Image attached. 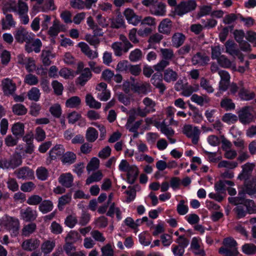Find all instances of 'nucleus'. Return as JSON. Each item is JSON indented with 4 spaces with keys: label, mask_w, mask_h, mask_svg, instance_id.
<instances>
[{
    "label": "nucleus",
    "mask_w": 256,
    "mask_h": 256,
    "mask_svg": "<svg viewBox=\"0 0 256 256\" xmlns=\"http://www.w3.org/2000/svg\"><path fill=\"white\" fill-rule=\"evenodd\" d=\"M244 84V82L242 81H239L238 84L234 82H231L228 86V94L236 96Z\"/></svg>",
    "instance_id": "4c0bfd02"
},
{
    "label": "nucleus",
    "mask_w": 256,
    "mask_h": 256,
    "mask_svg": "<svg viewBox=\"0 0 256 256\" xmlns=\"http://www.w3.org/2000/svg\"><path fill=\"white\" fill-rule=\"evenodd\" d=\"M36 187V184L32 182H27L22 184L20 190L24 192H30Z\"/></svg>",
    "instance_id": "774afa93"
},
{
    "label": "nucleus",
    "mask_w": 256,
    "mask_h": 256,
    "mask_svg": "<svg viewBox=\"0 0 256 256\" xmlns=\"http://www.w3.org/2000/svg\"><path fill=\"white\" fill-rule=\"evenodd\" d=\"M196 7V3L194 0L181 2L175 8L176 14L179 16L194 10Z\"/></svg>",
    "instance_id": "f03ea898"
},
{
    "label": "nucleus",
    "mask_w": 256,
    "mask_h": 256,
    "mask_svg": "<svg viewBox=\"0 0 256 256\" xmlns=\"http://www.w3.org/2000/svg\"><path fill=\"white\" fill-rule=\"evenodd\" d=\"M124 14L128 22L134 26L138 25L142 20V16L136 14L132 9L126 8Z\"/></svg>",
    "instance_id": "9b49d317"
},
{
    "label": "nucleus",
    "mask_w": 256,
    "mask_h": 256,
    "mask_svg": "<svg viewBox=\"0 0 256 256\" xmlns=\"http://www.w3.org/2000/svg\"><path fill=\"white\" fill-rule=\"evenodd\" d=\"M112 48L114 50V54L116 56H122V52H124L122 44L120 42H114L112 45Z\"/></svg>",
    "instance_id": "338daca9"
},
{
    "label": "nucleus",
    "mask_w": 256,
    "mask_h": 256,
    "mask_svg": "<svg viewBox=\"0 0 256 256\" xmlns=\"http://www.w3.org/2000/svg\"><path fill=\"white\" fill-rule=\"evenodd\" d=\"M76 159V154L72 152H67L64 153L61 157V162L64 164H71L75 162Z\"/></svg>",
    "instance_id": "c756f323"
},
{
    "label": "nucleus",
    "mask_w": 256,
    "mask_h": 256,
    "mask_svg": "<svg viewBox=\"0 0 256 256\" xmlns=\"http://www.w3.org/2000/svg\"><path fill=\"white\" fill-rule=\"evenodd\" d=\"M36 175L38 180H46L48 178L49 173L46 168L40 166L37 168L36 170Z\"/></svg>",
    "instance_id": "3c124183"
},
{
    "label": "nucleus",
    "mask_w": 256,
    "mask_h": 256,
    "mask_svg": "<svg viewBox=\"0 0 256 256\" xmlns=\"http://www.w3.org/2000/svg\"><path fill=\"white\" fill-rule=\"evenodd\" d=\"M14 38L20 43H23L24 42L29 43L32 40L29 32L22 27H20L16 31Z\"/></svg>",
    "instance_id": "423d86ee"
},
{
    "label": "nucleus",
    "mask_w": 256,
    "mask_h": 256,
    "mask_svg": "<svg viewBox=\"0 0 256 256\" xmlns=\"http://www.w3.org/2000/svg\"><path fill=\"white\" fill-rule=\"evenodd\" d=\"M40 245V241L37 239L30 238L24 240L22 244V248L27 251H32L37 248Z\"/></svg>",
    "instance_id": "4be33fe9"
},
{
    "label": "nucleus",
    "mask_w": 256,
    "mask_h": 256,
    "mask_svg": "<svg viewBox=\"0 0 256 256\" xmlns=\"http://www.w3.org/2000/svg\"><path fill=\"white\" fill-rule=\"evenodd\" d=\"M2 86L4 94L12 95L16 90V85L12 80L6 78L2 81Z\"/></svg>",
    "instance_id": "9d476101"
},
{
    "label": "nucleus",
    "mask_w": 256,
    "mask_h": 256,
    "mask_svg": "<svg viewBox=\"0 0 256 256\" xmlns=\"http://www.w3.org/2000/svg\"><path fill=\"white\" fill-rule=\"evenodd\" d=\"M220 106L226 110H230L234 109L235 104L229 98H224L220 102Z\"/></svg>",
    "instance_id": "5fc2aeb1"
},
{
    "label": "nucleus",
    "mask_w": 256,
    "mask_h": 256,
    "mask_svg": "<svg viewBox=\"0 0 256 256\" xmlns=\"http://www.w3.org/2000/svg\"><path fill=\"white\" fill-rule=\"evenodd\" d=\"M98 137V132L94 128L90 127L86 132V138L88 142H94Z\"/></svg>",
    "instance_id": "a19ab883"
},
{
    "label": "nucleus",
    "mask_w": 256,
    "mask_h": 256,
    "mask_svg": "<svg viewBox=\"0 0 256 256\" xmlns=\"http://www.w3.org/2000/svg\"><path fill=\"white\" fill-rule=\"evenodd\" d=\"M22 163V156L20 154H14L8 160L4 162V166L7 168H14Z\"/></svg>",
    "instance_id": "ddd939ff"
},
{
    "label": "nucleus",
    "mask_w": 256,
    "mask_h": 256,
    "mask_svg": "<svg viewBox=\"0 0 256 256\" xmlns=\"http://www.w3.org/2000/svg\"><path fill=\"white\" fill-rule=\"evenodd\" d=\"M254 167L255 164L254 163L247 162L244 164L242 166V172L238 176V178L245 180L249 179Z\"/></svg>",
    "instance_id": "4468645a"
},
{
    "label": "nucleus",
    "mask_w": 256,
    "mask_h": 256,
    "mask_svg": "<svg viewBox=\"0 0 256 256\" xmlns=\"http://www.w3.org/2000/svg\"><path fill=\"white\" fill-rule=\"evenodd\" d=\"M58 180L62 186L69 188L72 186L74 178L70 173L68 172L60 174Z\"/></svg>",
    "instance_id": "aec40b11"
},
{
    "label": "nucleus",
    "mask_w": 256,
    "mask_h": 256,
    "mask_svg": "<svg viewBox=\"0 0 256 256\" xmlns=\"http://www.w3.org/2000/svg\"><path fill=\"white\" fill-rule=\"evenodd\" d=\"M150 82L156 88L159 90L161 94H163L166 89L165 84L162 82V74L156 72L152 75Z\"/></svg>",
    "instance_id": "f8f14e48"
},
{
    "label": "nucleus",
    "mask_w": 256,
    "mask_h": 256,
    "mask_svg": "<svg viewBox=\"0 0 256 256\" xmlns=\"http://www.w3.org/2000/svg\"><path fill=\"white\" fill-rule=\"evenodd\" d=\"M12 111L16 115H24L27 112V109L26 107L20 104H16L12 106Z\"/></svg>",
    "instance_id": "0e129e2a"
},
{
    "label": "nucleus",
    "mask_w": 256,
    "mask_h": 256,
    "mask_svg": "<svg viewBox=\"0 0 256 256\" xmlns=\"http://www.w3.org/2000/svg\"><path fill=\"white\" fill-rule=\"evenodd\" d=\"M92 76V74L90 69L88 68H85L82 71L80 76L76 79V83L81 86H84Z\"/></svg>",
    "instance_id": "412c9836"
},
{
    "label": "nucleus",
    "mask_w": 256,
    "mask_h": 256,
    "mask_svg": "<svg viewBox=\"0 0 256 256\" xmlns=\"http://www.w3.org/2000/svg\"><path fill=\"white\" fill-rule=\"evenodd\" d=\"M103 178V174L102 172L98 170L92 174L88 177L86 181V184L87 185H89L94 182H97L100 181Z\"/></svg>",
    "instance_id": "c03bdc74"
},
{
    "label": "nucleus",
    "mask_w": 256,
    "mask_h": 256,
    "mask_svg": "<svg viewBox=\"0 0 256 256\" xmlns=\"http://www.w3.org/2000/svg\"><path fill=\"white\" fill-rule=\"evenodd\" d=\"M156 126L160 128L162 132L166 135L167 137L172 136L174 134V132L172 128L170 127H168L166 124L164 120L160 124L157 122Z\"/></svg>",
    "instance_id": "c9c22d12"
},
{
    "label": "nucleus",
    "mask_w": 256,
    "mask_h": 256,
    "mask_svg": "<svg viewBox=\"0 0 256 256\" xmlns=\"http://www.w3.org/2000/svg\"><path fill=\"white\" fill-rule=\"evenodd\" d=\"M12 130L16 136H22L24 134V125L20 122L16 123L13 125Z\"/></svg>",
    "instance_id": "8fccbe9b"
},
{
    "label": "nucleus",
    "mask_w": 256,
    "mask_h": 256,
    "mask_svg": "<svg viewBox=\"0 0 256 256\" xmlns=\"http://www.w3.org/2000/svg\"><path fill=\"white\" fill-rule=\"evenodd\" d=\"M120 40L122 44V46L124 50V53H126L130 48L133 47L132 44L124 34L120 35Z\"/></svg>",
    "instance_id": "864d4df0"
},
{
    "label": "nucleus",
    "mask_w": 256,
    "mask_h": 256,
    "mask_svg": "<svg viewBox=\"0 0 256 256\" xmlns=\"http://www.w3.org/2000/svg\"><path fill=\"white\" fill-rule=\"evenodd\" d=\"M178 72L172 68H168L164 70L163 78L166 82L168 83L174 82L178 80Z\"/></svg>",
    "instance_id": "f3484780"
},
{
    "label": "nucleus",
    "mask_w": 256,
    "mask_h": 256,
    "mask_svg": "<svg viewBox=\"0 0 256 256\" xmlns=\"http://www.w3.org/2000/svg\"><path fill=\"white\" fill-rule=\"evenodd\" d=\"M150 13L158 16H163L166 14V5L162 2H158L154 5L150 9Z\"/></svg>",
    "instance_id": "393cba45"
},
{
    "label": "nucleus",
    "mask_w": 256,
    "mask_h": 256,
    "mask_svg": "<svg viewBox=\"0 0 256 256\" xmlns=\"http://www.w3.org/2000/svg\"><path fill=\"white\" fill-rule=\"evenodd\" d=\"M198 88L199 87L198 85H196L195 87H194L192 86L188 85V84L186 83V84L182 90V94L184 96H189L192 94V92L198 90Z\"/></svg>",
    "instance_id": "680f3d73"
},
{
    "label": "nucleus",
    "mask_w": 256,
    "mask_h": 256,
    "mask_svg": "<svg viewBox=\"0 0 256 256\" xmlns=\"http://www.w3.org/2000/svg\"><path fill=\"white\" fill-rule=\"evenodd\" d=\"M7 4L12 11L17 12L18 14H22L28 11L27 4L22 0H18V3L15 1H10Z\"/></svg>",
    "instance_id": "6e6552de"
},
{
    "label": "nucleus",
    "mask_w": 256,
    "mask_h": 256,
    "mask_svg": "<svg viewBox=\"0 0 256 256\" xmlns=\"http://www.w3.org/2000/svg\"><path fill=\"white\" fill-rule=\"evenodd\" d=\"M145 106L144 108L146 109L149 112H153L156 111L155 106H156V102L151 98L148 97L144 98L142 100Z\"/></svg>",
    "instance_id": "de8ad7c7"
},
{
    "label": "nucleus",
    "mask_w": 256,
    "mask_h": 256,
    "mask_svg": "<svg viewBox=\"0 0 256 256\" xmlns=\"http://www.w3.org/2000/svg\"><path fill=\"white\" fill-rule=\"evenodd\" d=\"M238 96L243 100H249L254 98L255 94L246 89L244 84L240 90L239 91Z\"/></svg>",
    "instance_id": "473e14b6"
},
{
    "label": "nucleus",
    "mask_w": 256,
    "mask_h": 256,
    "mask_svg": "<svg viewBox=\"0 0 256 256\" xmlns=\"http://www.w3.org/2000/svg\"><path fill=\"white\" fill-rule=\"evenodd\" d=\"M163 36L160 32H156L152 34L148 42L150 44H158L163 39Z\"/></svg>",
    "instance_id": "69168bd1"
},
{
    "label": "nucleus",
    "mask_w": 256,
    "mask_h": 256,
    "mask_svg": "<svg viewBox=\"0 0 256 256\" xmlns=\"http://www.w3.org/2000/svg\"><path fill=\"white\" fill-rule=\"evenodd\" d=\"M234 185V183L230 180H219L214 186L216 190L218 192H222L226 188V186H232Z\"/></svg>",
    "instance_id": "72a5a7b5"
},
{
    "label": "nucleus",
    "mask_w": 256,
    "mask_h": 256,
    "mask_svg": "<svg viewBox=\"0 0 256 256\" xmlns=\"http://www.w3.org/2000/svg\"><path fill=\"white\" fill-rule=\"evenodd\" d=\"M30 223L24 226L22 229V234L24 236H28L32 234L36 228V225L35 223L30 222Z\"/></svg>",
    "instance_id": "49530a36"
},
{
    "label": "nucleus",
    "mask_w": 256,
    "mask_h": 256,
    "mask_svg": "<svg viewBox=\"0 0 256 256\" xmlns=\"http://www.w3.org/2000/svg\"><path fill=\"white\" fill-rule=\"evenodd\" d=\"M55 246V242L54 241L46 240L41 246L42 251L44 254L50 253Z\"/></svg>",
    "instance_id": "4d7b16f0"
},
{
    "label": "nucleus",
    "mask_w": 256,
    "mask_h": 256,
    "mask_svg": "<svg viewBox=\"0 0 256 256\" xmlns=\"http://www.w3.org/2000/svg\"><path fill=\"white\" fill-rule=\"evenodd\" d=\"M226 52L228 54L234 56L238 54V49H236V44L232 40H228L225 44Z\"/></svg>",
    "instance_id": "ea45409f"
},
{
    "label": "nucleus",
    "mask_w": 256,
    "mask_h": 256,
    "mask_svg": "<svg viewBox=\"0 0 256 256\" xmlns=\"http://www.w3.org/2000/svg\"><path fill=\"white\" fill-rule=\"evenodd\" d=\"M65 152L64 147L62 144H56L49 152L52 160L60 158L63 156Z\"/></svg>",
    "instance_id": "5701e85b"
},
{
    "label": "nucleus",
    "mask_w": 256,
    "mask_h": 256,
    "mask_svg": "<svg viewBox=\"0 0 256 256\" xmlns=\"http://www.w3.org/2000/svg\"><path fill=\"white\" fill-rule=\"evenodd\" d=\"M242 252L248 255H252L256 254V246L254 244H245L242 246Z\"/></svg>",
    "instance_id": "09e8293b"
},
{
    "label": "nucleus",
    "mask_w": 256,
    "mask_h": 256,
    "mask_svg": "<svg viewBox=\"0 0 256 256\" xmlns=\"http://www.w3.org/2000/svg\"><path fill=\"white\" fill-rule=\"evenodd\" d=\"M20 219L24 222H33L38 218L37 211L30 206L21 208L20 211Z\"/></svg>",
    "instance_id": "20e7f679"
},
{
    "label": "nucleus",
    "mask_w": 256,
    "mask_h": 256,
    "mask_svg": "<svg viewBox=\"0 0 256 256\" xmlns=\"http://www.w3.org/2000/svg\"><path fill=\"white\" fill-rule=\"evenodd\" d=\"M186 36L181 32H176L172 37V46L176 48L181 46L184 42Z\"/></svg>",
    "instance_id": "b1692460"
},
{
    "label": "nucleus",
    "mask_w": 256,
    "mask_h": 256,
    "mask_svg": "<svg viewBox=\"0 0 256 256\" xmlns=\"http://www.w3.org/2000/svg\"><path fill=\"white\" fill-rule=\"evenodd\" d=\"M64 26L60 24L58 20H55L53 22V24L48 30V34L52 37L55 38L60 31L64 30Z\"/></svg>",
    "instance_id": "6ab92c4d"
},
{
    "label": "nucleus",
    "mask_w": 256,
    "mask_h": 256,
    "mask_svg": "<svg viewBox=\"0 0 256 256\" xmlns=\"http://www.w3.org/2000/svg\"><path fill=\"white\" fill-rule=\"evenodd\" d=\"M78 46L80 48L82 52L89 58L94 59L98 58V52L96 51H92L86 43L80 42L78 43Z\"/></svg>",
    "instance_id": "a211bd4d"
},
{
    "label": "nucleus",
    "mask_w": 256,
    "mask_h": 256,
    "mask_svg": "<svg viewBox=\"0 0 256 256\" xmlns=\"http://www.w3.org/2000/svg\"><path fill=\"white\" fill-rule=\"evenodd\" d=\"M237 246V242L232 237L224 238L218 252L224 256H238L239 252Z\"/></svg>",
    "instance_id": "f257e3e1"
},
{
    "label": "nucleus",
    "mask_w": 256,
    "mask_h": 256,
    "mask_svg": "<svg viewBox=\"0 0 256 256\" xmlns=\"http://www.w3.org/2000/svg\"><path fill=\"white\" fill-rule=\"evenodd\" d=\"M6 226L14 236H16L20 228V221L17 218L10 216L7 218Z\"/></svg>",
    "instance_id": "1a4fd4ad"
},
{
    "label": "nucleus",
    "mask_w": 256,
    "mask_h": 256,
    "mask_svg": "<svg viewBox=\"0 0 256 256\" xmlns=\"http://www.w3.org/2000/svg\"><path fill=\"white\" fill-rule=\"evenodd\" d=\"M127 181L130 184H133L136 180L138 174V168L134 166H131L129 170L126 172Z\"/></svg>",
    "instance_id": "a878e982"
},
{
    "label": "nucleus",
    "mask_w": 256,
    "mask_h": 256,
    "mask_svg": "<svg viewBox=\"0 0 256 256\" xmlns=\"http://www.w3.org/2000/svg\"><path fill=\"white\" fill-rule=\"evenodd\" d=\"M24 82L30 86L36 85L38 82V80L36 76L30 74L25 76Z\"/></svg>",
    "instance_id": "e2e57ef3"
},
{
    "label": "nucleus",
    "mask_w": 256,
    "mask_h": 256,
    "mask_svg": "<svg viewBox=\"0 0 256 256\" xmlns=\"http://www.w3.org/2000/svg\"><path fill=\"white\" fill-rule=\"evenodd\" d=\"M182 131L188 138L192 139L193 144H198L200 134V131L198 127L191 124H185Z\"/></svg>",
    "instance_id": "7ed1b4c3"
},
{
    "label": "nucleus",
    "mask_w": 256,
    "mask_h": 256,
    "mask_svg": "<svg viewBox=\"0 0 256 256\" xmlns=\"http://www.w3.org/2000/svg\"><path fill=\"white\" fill-rule=\"evenodd\" d=\"M134 90L138 94H146L151 91V86L149 83L144 82L140 84L136 85Z\"/></svg>",
    "instance_id": "7c9ffc66"
},
{
    "label": "nucleus",
    "mask_w": 256,
    "mask_h": 256,
    "mask_svg": "<svg viewBox=\"0 0 256 256\" xmlns=\"http://www.w3.org/2000/svg\"><path fill=\"white\" fill-rule=\"evenodd\" d=\"M72 200V194L70 193L67 194L58 198V208L60 211L64 210V206L68 204Z\"/></svg>",
    "instance_id": "f704fd0d"
},
{
    "label": "nucleus",
    "mask_w": 256,
    "mask_h": 256,
    "mask_svg": "<svg viewBox=\"0 0 256 256\" xmlns=\"http://www.w3.org/2000/svg\"><path fill=\"white\" fill-rule=\"evenodd\" d=\"M209 60L208 56L206 54L200 52L194 54L192 58V64L194 66H204L206 64Z\"/></svg>",
    "instance_id": "2eb2a0df"
},
{
    "label": "nucleus",
    "mask_w": 256,
    "mask_h": 256,
    "mask_svg": "<svg viewBox=\"0 0 256 256\" xmlns=\"http://www.w3.org/2000/svg\"><path fill=\"white\" fill-rule=\"evenodd\" d=\"M80 103V98L78 96H74L66 100V106L67 108H75L78 107Z\"/></svg>",
    "instance_id": "a18cd8bd"
},
{
    "label": "nucleus",
    "mask_w": 256,
    "mask_h": 256,
    "mask_svg": "<svg viewBox=\"0 0 256 256\" xmlns=\"http://www.w3.org/2000/svg\"><path fill=\"white\" fill-rule=\"evenodd\" d=\"M200 86L208 93L210 94L214 92V88L210 84V81L204 77H202L200 78Z\"/></svg>",
    "instance_id": "603ef678"
},
{
    "label": "nucleus",
    "mask_w": 256,
    "mask_h": 256,
    "mask_svg": "<svg viewBox=\"0 0 256 256\" xmlns=\"http://www.w3.org/2000/svg\"><path fill=\"white\" fill-rule=\"evenodd\" d=\"M14 174L18 179L32 180L34 178V171L26 166L17 169L14 171Z\"/></svg>",
    "instance_id": "0eeeda50"
},
{
    "label": "nucleus",
    "mask_w": 256,
    "mask_h": 256,
    "mask_svg": "<svg viewBox=\"0 0 256 256\" xmlns=\"http://www.w3.org/2000/svg\"><path fill=\"white\" fill-rule=\"evenodd\" d=\"M54 57L52 52L48 50H44L42 52L41 60L43 64L45 66H48L51 64L50 58Z\"/></svg>",
    "instance_id": "2f4dec72"
},
{
    "label": "nucleus",
    "mask_w": 256,
    "mask_h": 256,
    "mask_svg": "<svg viewBox=\"0 0 256 256\" xmlns=\"http://www.w3.org/2000/svg\"><path fill=\"white\" fill-rule=\"evenodd\" d=\"M217 61L218 64L223 68H230L232 66V62L224 55L220 56Z\"/></svg>",
    "instance_id": "6e6d98bb"
},
{
    "label": "nucleus",
    "mask_w": 256,
    "mask_h": 256,
    "mask_svg": "<svg viewBox=\"0 0 256 256\" xmlns=\"http://www.w3.org/2000/svg\"><path fill=\"white\" fill-rule=\"evenodd\" d=\"M172 28V22L169 18L162 20L158 26V31L160 33L166 35L170 34Z\"/></svg>",
    "instance_id": "dca6fc26"
},
{
    "label": "nucleus",
    "mask_w": 256,
    "mask_h": 256,
    "mask_svg": "<svg viewBox=\"0 0 256 256\" xmlns=\"http://www.w3.org/2000/svg\"><path fill=\"white\" fill-rule=\"evenodd\" d=\"M142 58V52L139 48H136L132 50L128 56L130 60L132 62H137L140 60Z\"/></svg>",
    "instance_id": "79ce46f5"
},
{
    "label": "nucleus",
    "mask_w": 256,
    "mask_h": 256,
    "mask_svg": "<svg viewBox=\"0 0 256 256\" xmlns=\"http://www.w3.org/2000/svg\"><path fill=\"white\" fill-rule=\"evenodd\" d=\"M160 51V56L161 58L170 62L174 58V50L170 48H161Z\"/></svg>",
    "instance_id": "cd10ccee"
},
{
    "label": "nucleus",
    "mask_w": 256,
    "mask_h": 256,
    "mask_svg": "<svg viewBox=\"0 0 256 256\" xmlns=\"http://www.w3.org/2000/svg\"><path fill=\"white\" fill-rule=\"evenodd\" d=\"M252 108L250 106H244L238 112V116L240 121L243 124H248L254 119Z\"/></svg>",
    "instance_id": "39448f33"
},
{
    "label": "nucleus",
    "mask_w": 256,
    "mask_h": 256,
    "mask_svg": "<svg viewBox=\"0 0 256 256\" xmlns=\"http://www.w3.org/2000/svg\"><path fill=\"white\" fill-rule=\"evenodd\" d=\"M170 62L168 61L162 60L156 64L154 65L153 68L155 71L157 72H164L166 68L170 65Z\"/></svg>",
    "instance_id": "052dcab7"
},
{
    "label": "nucleus",
    "mask_w": 256,
    "mask_h": 256,
    "mask_svg": "<svg viewBox=\"0 0 256 256\" xmlns=\"http://www.w3.org/2000/svg\"><path fill=\"white\" fill-rule=\"evenodd\" d=\"M239 196L236 197V200H235L234 205L239 204H244L246 206H253L254 202L252 200H245L243 196L244 195V193L238 194Z\"/></svg>",
    "instance_id": "37998d69"
},
{
    "label": "nucleus",
    "mask_w": 256,
    "mask_h": 256,
    "mask_svg": "<svg viewBox=\"0 0 256 256\" xmlns=\"http://www.w3.org/2000/svg\"><path fill=\"white\" fill-rule=\"evenodd\" d=\"M191 100L198 104L203 106L206 104H208L210 101V98L206 94L198 96L197 94H194L190 98Z\"/></svg>",
    "instance_id": "c85d7f7f"
},
{
    "label": "nucleus",
    "mask_w": 256,
    "mask_h": 256,
    "mask_svg": "<svg viewBox=\"0 0 256 256\" xmlns=\"http://www.w3.org/2000/svg\"><path fill=\"white\" fill-rule=\"evenodd\" d=\"M110 27L113 28H119L124 25V20L121 14L117 15L116 18H110Z\"/></svg>",
    "instance_id": "e433bc0d"
},
{
    "label": "nucleus",
    "mask_w": 256,
    "mask_h": 256,
    "mask_svg": "<svg viewBox=\"0 0 256 256\" xmlns=\"http://www.w3.org/2000/svg\"><path fill=\"white\" fill-rule=\"evenodd\" d=\"M42 198L40 196L33 194L28 198L26 203L30 206H39L42 202Z\"/></svg>",
    "instance_id": "13d9d810"
},
{
    "label": "nucleus",
    "mask_w": 256,
    "mask_h": 256,
    "mask_svg": "<svg viewBox=\"0 0 256 256\" xmlns=\"http://www.w3.org/2000/svg\"><path fill=\"white\" fill-rule=\"evenodd\" d=\"M40 93L39 90L35 87H34L30 90L28 93V96L30 100L37 102L38 100L40 97Z\"/></svg>",
    "instance_id": "bf43d9fd"
},
{
    "label": "nucleus",
    "mask_w": 256,
    "mask_h": 256,
    "mask_svg": "<svg viewBox=\"0 0 256 256\" xmlns=\"http://www.w3.org/2000/svg\"><path fill=\"white\" fill-rule=\"evenodd\" d=\"M53 208V202L49 200H42V202L38 206V210L43 214L51 212Z\"/></svg>",
    "instance_id": "bb28decb"
},
{
    "label": "nucleus",
    "mask_w": 256,
    "mask_h": 256,
    "mask_svg": "<svg viewBox=\"0 0 256 256\" xmlns=\"http://www.w3.org/2000/svg\"><path fill=\"white\" fill-rule=\"evenodd\" d=\"M86 103L90 108L99 109L101 106L100 102L96 101L91 94L86 95Z\"/></svg>",
    "instance_id": "58836bf2"
}]
</instances>
